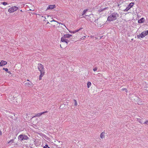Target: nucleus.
<instances>
[{
    "instance_id": "nucleus-9",
    "label": "nucleus",
    "mask_w": 148,
    "mask_h": 148,
    "mask_svg": "<svg viewBox=\"0 0 148 148\" xmlns=\"http://www.w3.org/2000/svg\"><path fill=\"white\" fill-rule=\"evenodd\" d=\"M7 62L6 61L3 60H1L0 63V66H2L6 64Z\"/></svg>"
},
{
    "instance_id": "nucleus-17",
    "label": "nucleus",
    "mask_w": 148,
    "mask_h": 148,
    "mask_svg": "<svg viewBox=\"0 0 148 148\" xmlns=\"http://www.w3.org/2000/svg\"><path fill=\"white\" fill-rule=\"evenodd\" d=\"M91 84L90 82H88L87 84L88 88H89L90 87V86H91Z\"/></svg>"
},
{
    "instance_id": "nucleus-11",
    "label": "nucleus",
    "mask_w": 148,
    "mask_h": 148,
    "mask_svg": "<svg viewBox=\"0 0 148 148\" xmlns=\"http://www.w3.org/2000/svg\"><path fill=\"white\" fill-rule=\"evenodd\" d=\"M83 29V28L82 27V28H80L79 29H76L74 31H72L71 32L70 31V32H71V33H73L74 34L77 32H79V31H80V30H81V29Z\"/></svg>"
},
{
    "instance_id": "nucleus-12",
    "label": "nucleus",
    "mask_w": 148,
    "mask_h": 148,
    "mask_svg": "<svg viewBox=\"0 0 148 148\" xmlns=\"http://www.w3.org/2000/svg\"><path fill=\"white\" fill-rule=\"evenodd\" d=\"M99 20H98V19H97L96 20H95V21H94V22L95 23H97V26L98 27H101V24H100V23H98V22L99 23Z\"/></svg>"
},
{
    "instance_id": "nucleus-24",
    "label": "nucleus",
    "mask_w": 148,
    "mask_h": 148,
    "mask_svg": "<svg viewBox=\"0 0 148 148\" xmlns=\"http://www.w3.org/2000/svg\"><path fill=\"white\" fill-rule=\"evenodd\" d=\"M97 67H95L94 68H93V70L94 71H96L97 70Z\"/></svg>"
},
{
    "instance_id": "nucleus-31",
    "label": "nucleus",
    "mask_w": 148,
    "mask_h": 148,
    "mask_svg": "<svg viewBox=\"0 0 148 148\" xmlns=\"http://www.w3.org/2000/svg\"><path fill=\"white\" fill-rule=\"evenodd\" d=\"M2 134V132L1 131H0V135H1Z\"/></svg>"
},
{
    "instance_id": "nucleus-2",
    "label": "nucleus",
    "mask_w": 148,
    "mask_h": 148,
    "mask_svg": "<svg viewBox=\"0 0 148 148\" xmlns=\"http://www.w3.org/2000/svg\"><path fill=\"white\" fill-rule=\"evenodd\" d=\"M38 69L40 72V74L39 76V79L41 80V78L44 75L45 71L43 66L41 64H39L38 65Z\"/></svg>"
},
{
    "instance_id": "nucleus-18",
    "label": "nucleus",
    "mask_w": 148,
    "mask_h": 148,
    "mask_svg": "<svg viewBox=\"0 0 148 148\" xmlns=\"http://www.w3.org/2000/svg\"><path fill=\"white\" fill-rule=\"evenodd\" d=\"M23 139H24V140H27L29 138L27 136H26V135L23 136Z\"/></svg>"
},
{
    "instance_id": "nucleus-19",
    "label": "nucleus",
    "mask_w": 148,
    "mask_h": 148,
    "mask_svg": "<svg viewBox=\"0 0 148 148\" xmlns=\"http://www.w3.org/2000/svg\"><path fill=\"white\" fill-rule=\"evenodd\" d=\"M53 21L56 22L57 23H58V24H61L62 25H63L62 23H60L59 22H58V21H56L55 20H52L50 21L51 22H53Z\"/></svg>"
},
{
    "instance_id": "nucleus-13",
    "label": "nucleus",
    "mask_w": 148,
    "mask_h": 148,
    "mask_svg": "<svg viewBox=\"0 0 148 148\" xmlns=\"http://www.w3.org/2000/svg\"><path fill=\"white\" fill-rule=\"evenodd\" d=\"M145 20L144 18H142L138 20V22L139 23H143Z\"/></svg>"
},
{
    "instance_id": "nucleus-6",
    "label": "nucleus",
    "mask_w": 148,
    "mask_h": 148,
    "mask_svg": "<svg viewBox=\"0 0 148 148\" xmlns=\"http://www.w3.org/2000/svg\"><path fill=\"white\" fill-rule=\"evenodd\" d=\"M134 3H131L128 5L127 8L124 10V11H126L128 10L131 8L134 5Z\"/></svg>"
},
{
    "instance_id": "nucleus-29",
    "label": "nucleus",
    "mask_w": 148,
    "mask_h": 148,
    "mask_svg": "<svg viewBox=\"0 0 148 148\" xmlns=\"http://www.w3.org/2000/svg\"><path fill=\"white\" fill-rule=\"evenodd\" d=\"M85 38V36H84V37H82V38H81L80 39L81 40H83L84 39V38Z\"/></svg>"
},
{
    "instance_id": "nucleus-38",
    "label": "nucleus",
    "mask_w": 148,
    "mask_h": 148,
    "mask_svg": "<svg viewBox=\"0 0 148 148\" xmlns=\"http://www.w3.org/2000/svg\"><path fill=\"white\" fill-rule=\"evenodd\" d=\"M64 26L66 27L65 26V25H64Z\"/></svg>"
},
{
    "instance_id": "nucleus-22",
    "label": "nucleus",
    "mask_w": 148,
    "mask_h": 148,
    "mask_svg": "<svg viewBox=\"0 0 148 148\" xmlns=\"http://www.w3.org/2000/svg\"><path fill=\"white\" fill-rule=\"evenodd\" d=\"M74 101L75 103V106H77V103L76 101L74 99Z\"/></svg>"
},
{
    "instance_id": "nucleus-28",
    "label": "nucleus",
    "mask_w": 148,
    "mask_h": 148,
    "mask_svg": "<svg viewBox=\"0 0 148 148\" xmlns=\"http://www.w3.org/2000/svg\"><path fill=\"white\" fill-rule=\"evenodd\" d=\"M14 140V139H12V140H10L8 142V143H11V142H12Z\"/></svg>"
},
{
    "instance_id": "nucleus-14",
    "label": "nucleus",
    "mask_w": 148,
    "mask_h": 148,
    "mask_svg": "<svg viewBox=\"0 0 148 148\" xmlns=\"http://www.w3.org/2000/svg\"><path fill=\"white\" fill-rule=\"evenodd\" d=\"M105 132H102L100 134V137L101 138H104L105 137Z\"/></svg>"
},
{
    "instance_id": "nucleus-35",
    "label": "nucleus",
    "mask_w": 148,
    "mask_h": 148,
    "mask_svg": "<svg viewBox=\"0 0 148 148\" xmlns=\"http://www.w3.org/2000/svg\"><path fill=\"white\" fill-rule=\"evenodd\" d=\"M47 148H50L49 147H48Z\"/></svg>"
},
{
    "instance_id": "nucleus-23",
    "label": "nucleus",
    "mask_w": 148,
    "mask_h": 148,
    "mask_svg": "<svg viewBox=\"0 0 148 148\" xmlns=\"http://www.w3.org/2000/svg\"><path fill=\"white\" fill-rule=\"evenodd\" d=\"M2 4L3 5H6L7 4V3L6 2H3L2 3Z\"/></svg>"
},
{
    "instance_id": "nucleus-34",
    "label": "nucleus",
    "mask_w": 148,
    "mask_h": 148,
    "mask_svg": "<svg viewBox=\"0 0 148 148\" xmlns=\"http://www.w3.org/2000/svg\"><path fill=\"white\" fill-rule=\"evenodd\" d=\"M51 17V16H47V17Z\"/></svg>"
},
{
    "instance_id": "nucleus-15",
    "label": "nucleus",
    "mask_w": 148,
    "mask_h": 148,
    "mask_svg": "<svg viewBox=\"0 0 148 148\" xmlns=\"http://www.w3.org/2000/svg\"><path fill=\"white\" fill-rule=\"evenodd\" d=\"M107 8H101L99 10V12H101L105 10Z\"/></svg>"
},
{
    "instance_id": "nucleus-20",
    "label": "nucleus",
    "mask_w": 148,
    "mask_h": 148,
    "mask_svg": "<svg viewBox=\"0 0 148 148\" xmlns=\"http://www.w3.org/2000/svg\"><path fill=\"white\" fill-rule=\"evenodd\" d=\"M87 10H84L82 12V16H83L85 14V13L87 11Z\"/></svg>"
},
{
    "instance_id": "nucleus-21",
    "label": "nucleus",
    "mask_w": 148,
    "mask_h": 148,
    "mask_svg": "<svg viewBox=\"0 0 148 148\" xmlns=\"http://www.w3.org/2000/svg\"><path fill=\"white\" fill-rule=\"evenodd\" d=\"M138 119V121L140 123H142L143 122V121H142V119Z\"/></svg>"
},
{
    "instance_id": "nucleus-7",
    "label": "nucleus",
    "mask_w": 148,
    "mask_h": 148,
    "mask_svg": "<svg viewBox=\"0 0 148 148\" xmlns=\"http://www.w3.org/2000/svg\"><path fill=\"white\" fill-rule=\"evenodd\" d=\"M29 82H26L25 83L26 86H33V84L32 82L29 81V80H27Z\"/></svg>"
},
{
    "instance_id": "nucleus-25",
    "label": "nucleus",
    "mask_w": 148,
    "mask_h": 148,
    "mask_svg": "<svg viewBox=\"0 0 148 148\" xmlns=\"http://www.w3.org/2000/svg\"><path fill=\"white\" fill-rule=\"evenodd\" d=\"M3 70H5L6 71H8V69L7 68H3Z\"/></svg>"
},
{
    "instance_id": "nucleus-36",
    "label": "nucleus",
    "mask_w": 148,
    "mask_h": 148,
    "mask_svg": "<svg viewBox=\"0 0 148 148\" xmlns=\"http://www.w3.org/2000/svg\"><path fill=\"white\" fill-rule=\"evenodd\" d=\"M49 23V22H48L47 23V24Z\"/></svg>"
},
{
    "instance_id": "nucleus-27",
    "label": "nucleus",
    "mask_w": 148,
    "mask_h": 148,
    "mask_svg": "<svg viewBox=\"0 0 148 148\" xmlns=\"http://www.w3.org/2000/svg\"><path fill=\"white\" fill-rule=\"evenodd\" d=\"M122 90H125V91L126 92H127V89H126V88H123L122 89Z\"/></svg>"
},
{
    "instance_id": "nucleus-16",
    "label": "nucleus",
    "mask_w": 148,
    "mask_h": 148,
    "mask_svg": "<svg viewBox=\"0 0 148 148\" xmlns=\"http://www.w3.org/2000/svg\"><path fill=\"white\" fill-rule=\"evenodd\" d=\"M23 136L22 135H20L18 136V138H20V139L21 140H23Z\"/></svg>"
},
{
    "instance_id": "nucleus-10",
    "label": "nucleus",
    "mask_w": 148,
    "mask_h": 148,
    "mask_svg": "<svg viewBox=\"0 0 148 148\" xmlns=\"http://www.w3.org/2000/svg\"><path fill=\"white\" fill-rule=\"evenodd\" d=\"M56 5H49L48 7L47 8V9H52L56 8Z\"/></svg>"
},
{
    "instance_id": "nucleus-5",
    "label": "nucleus",
    "mask_w": 148,
    "mask_h": 148,
    "mask_svg": "<svg viewBox=\"0 0 148 148\" xmlns=\"http://www.w3.org/2000/svg\"><path fill=\"white\" fill-rule=\"evenodd\" d=\"M18 9V8L14 6L11 7L8 10V11L12 13L16 11Z\"/></svg>"
},
{
    "instance_id": "nucleus-33",
    "label": "nucleus",
    "mask_w": 148,
    "mask_h": 148,
    "mask_svg": "<svg viewBox=\"0 0 148 148\" xmlns=\"http://www.w3.org/2000/svg\"><path fill=\"white\" fill-rule=\"evenodd\" d=\"M43 148H47V147H46V146H44Z\"/></svg>"
},
{
    "instance_id": "nucleus-3",
    "label": "nucleus",
    "mask_w": 148,
    "mask_h": 148,
    "mask_svg": "<svg viewBox=\"0 0 148 148\" xmlns=\"http://www.w3.org/2000/svg\"><path fill=\"white\" fill-rule=\"evenodd\" d=\"M72 37V35L71 34H64L63 36H62L61 38V41L63 42H65L66 44H68V42H69L68 40H65L63 39L64 38H69Z\"/></svg>"
},
{
    "instance_id": "nucleus-32",
    "label": "nucleus",
    "mask_w": 148,
    "mask_h": 148,
    "mask_svg": "<svg viewBox=\"0 0 148 148\" xmlns=\"http://www.w3.org/2000/svg\"><path fill=\"white\" fill-rule=\"evenodd\" d=\"M67 38H64L63 39H65V40H68L67 39H66Z\"/></svg>"
},
{
    "instance_id": "nucleus-37",
    "label": "nucleus",
    "mask_w": 148,
    "mask_h": 148,
    "mask_svg": "<svg viewBox=\"0 0 148 148\" xmlns=\"http://www.w3.org/2000/svg\"><path fill=\"white\" fill-rule=\"evenodd\" d=\"M21 12H22V10H21Z\"/></svg>"
},
{
    "instance_id": "nucleus-26",
    "label": "nucleus",
    "mask_w": 148,
    "mask_h": 148,
    "mask_svg": "<svg viewBox=\"0 0 148 148\" xmlns=\"http://www.w3.org/2000/svg\"><path fill=\"white\" fill-rule=\"evenodd\" d=\"M144 124H146L148 125V121H146L144 123Z\"/></svg>"
},
{
    "instance_id": "nucleus-8",
    "label": "nucleus",
    "mask_w": 148,
    "mask_h": 148,
    "mask_svg": "<svg viewBox=\"0 0 148 148\" xmlns=\"http://www.w3.org/2000/svg\"><path fill=\"white\" fill-rule=\"evenodd\" d=\"M47 111H45L39 113L38 114H36L33 117H39L40 116H41L42 114H43L45 113H47Z\"/></svg>"
},
{
    "instance_id": "nucleus-1",
    "label": "nucleus",
    "mask_w": 148,
    "mask_h": 148,
    "mask_svg": "<svg viewBox=\"0 0 148 148\" xmlns=\"http://www.w3.org/2000/svg\"><path fill=\"white\" fill-rule=\"evenodd\" d=\"M119 16V14L116 12L112 13L107 18V20L111 21L116 20Z\"/></svg>"
},
{
    "instance_id": "nucleus-4",
    "label": "nucleus",
    "mask_w": 148,
    "mask_h": 148,
    "mask_svg": "<svg viewBox=\"0 0 148 148\" xmlns=\"http://www.w3.org/2000/svg\"><path fill=\"white\" fill-rule=\"evenodd\" d=\"M148 34V30L144 31L142 32L140 34L137 35V37L138 38H143L146 36Z\"/></svg>"
},
{
    "instance_id": "nucleus-30",
    "label": "nucleus",
    "mask_w": 148,
    "mask_h": 148,
    "mask_svg": "<svg viewBox=\"0 0 148 148\" xmlns=\"http://www.w3.org/2000/svg\"><path fill=\"white\" fill-rule=\"evenodd\" d=\"M45 146H46V147H48V146L46 144Z\"/></svg>"
}]
</instances>
